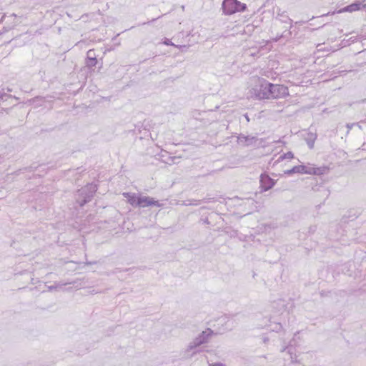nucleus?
Here are the masks:
<instances>
[{
  "instance_id": "nucleus-1",
  "label": "nucleus",
  "mask_w": 366,
  "mask_h": 366,
  "mask_svg": "<svg viewBox=\"0 0 366 366\" xmlns=\"http://www.w3.org/2000/svg\"><path fill=\"white\" fill-rule=\"evenodd\" d=\"M214 335V331L210 328H207L202 331L197 337L189 342L184 351V357H191L199 352L197 350L202 345L209 342L210 338Z\"/></svg>"
},
{
  "instance_id": "nucleus-2",
  "label": "nucleus",
  "mask_w": 366,
  "mask_h": 366,
  "mask_svg": "<svg viewBox=\"0 0 366 366\" xmlns=\"http://www.w3.org/2000/svg\"><path fill=\"white\" fill-rule=\"evenodd\" d=\"M97 185L96 184L89 183L78 189L74 194L76 203L80 207H83L92 199L94 194L97 191Z\"/></svg>"
},
{
  "instance_id": "nucleus-3",
  "label": "nucleus",
  "mask_w": 366,
  "mask_h": 366,
  "mask_svg": "<svg viewBox=\"0 0 366 366\" xmlns=\"http://www.w3.org/2000/svg\"><path fill=\"white\" fill-rule=\"evenodd\" d=\"M222 9L224 14L232 15L244 11L247 9V5L238 0H223Z\"/></svg>"
},
{
  "instance_id": "nucleus-4",
  "label": "nucleus",
  "mask_w": 366,
  "mask_h": 366,
  "mask_svg": "<svg viewBox=\"0 0 366 366\" xmlns=\"http://www.w3.org/2000/svg\"><path fill=\"white\" fill-rule=\"evenodd\" d=\"M270 82L264 78H257L256 84L252 88L253 94L259 99H269Z\"/></svg>"
},
{
  "instance_id": "nucleus-5",
  "label": "nucleus",
  "mask_w": 366,
  "mask_h": 366,
  "mask_svg": "<svg viewBox=\"0 0 366 366\" xmlns=\"http://www.w3.org/2000/svg\"><path fill=\"white\" fill-rule=\"evenodd\" d=\"M16 18L15 14L9 16L3 15L0 19V34L7 32L15 27L18 24Z\"/></svg>"
},
{
  "instance_id": "nucleus-6",
  "label": "nucleus",
  "mask_w": 366,
  "mask_h": 366,
  "mask_svg": "<svg viewBox=\"0 0 366 366\" xmlns=\"http://www.w3.org/2000/svg\"><path fill=\"white\" fill-rule=\"evenodd\" d=\"M269 89V98L280 99L289 96V89L287 86L282 84H274L270 83Z\"/></svg>"
},
{
  "instance_id": "nucleus-7",
  "label": "nucleus",
  "mask_w": 366,
  "mask_h": 366,
  "mask_svg": "<svg viewBox=\"0 0 366 366\" xmlns=\"http://www.w3.org/2000/svg\"><path fill=\"white\" fill-rule=\"evenodd\" d=\"M259 183L262 191L266 192L274 186L276 181L267 173H263L260 175Z\"/></svg>"
},
{
  "instance_id": "nucleus-8",
  "label": "nucleus",
  "mask_w": 366,
  "mask_h": 366,
  "mask_svg": "<svg viewBox=\"0 0 366 366\" xmlns=\"http://www.w3.org/2000/svg\"><path fill=\"white\" fill-rule=\"evenodd\" d=\"M137 203L138 207H146L149 206L161 207L163 206V204L159 203L157 200H154V198L142 195H139V199Z\"/></svg>"
},
{
  "instance_id": "nucleus-9",
  "label": "nucleus",
  "mask_w": 366,
  "mask_h": 366,
  "mask_svg": "<svg viewBox=\"0 0 366 366\" xmlns=\"http://www.w3.org/2000/svg\"><path fill=\"white\" fill-rule=\"evenodd\" d=\"M99 64V61L97 59L95 51L89 49L86 53V58L85 59V66L90 71H94V67Z\"/></svg>"
},
{
  "instance_id": "nucleus-10",
  "label": "nucleus",
  "mask_w": 366,
  "mask_h": 366,
  "mask_svg": "<svg viewBox=\"0 0 366 366\" xmlns=\"http://www.w3.org/2000/svg\"><path fill=\"white\" fill-rule=\"evenodd\" d=\"M258 139L257 137L244 135L243 134H239L237 137V142L243 147L254 146Z\"/></svg>"
},
{
  "instance_id": "nucleus-11",
  "label": "nucleus",
  "mask_w": 366,
  "mask_h": 366,
  "mask_svg": "<svg viewBox=\"0 0 366 366\" xmlns=\"http://www.w3.org/2000/svg\"><path fill=\"white\" fill-rule=\"evenodd\" d=\"M295 173L299 174H310L311 173V166L310 165H297L293 167L292 169L285 171V174L287 175H291Z\"/></svg>"
},
{
  "instance_id": "nucleus-12",
  "label": "nucleus",
  "mask_w": 366,
  "mask_h": 366,
  "mask_svg": "<svg viewBox=\"0 0 366 366\" xmlns=\"http://www.w3.org/2000/svg\"><path fill=\"white\" fill-rule=\"evenodd\" d=\"M365 7V4H363L362 2L360 1H356L351 4L344 7L340 11H347V12H353L356 11H359L362 8Z\"/></svg>"
},
{
  "instance_id": "nucleus-13",
  "label": "nucleus",
  "mask_w": 366,
  "mask_h": 366,
  "mask_svg": "<svg viewBox=\"0 0 366 366\" xmlns=\"http://www.w3.org/2000/svg\"><path fill=\"white\" fill-rule=\"evenodd\" d=\"M276 19L280 21L281 23L289 24L290 29L292 26V20L288 16L286 11H281L280 9H278Z\"/></svg>"
},
{
  "instance_id": "nucleus-14",
  "label": "nucleus",
  "mask_w": 366,
  "mask_h": 366,
  "mask_svg": "<svg viewBox=\"0 0 366 366\" xmlns=\"http://www.w3.org/2000/svg\"><path fill=\"white\" fill-rule=\"evenodd\" d=\"M124 197L127 198L128 202L134 207H138L137 202L139 199V195H137L135 193H129L124 192L123 193Z\"/></svg>"
},
{
  "instance_id": "nucleus-15",
  "label": "nucleus",
  "mask_w": 366,
  "mask_h": 366,
  "mask_svg": "<svg viewBox=\"0 0 366 366\" xmlns=\"http://www.w3.org/2000/svg\"><path fill=\"white\" fill-rule=\"evenodd\" d=\"M41 164H37L36 163L31 164L29 167H24L22 169H19L16 172V174H19L20 173H24L25 172H35L38 169L39 167H42Z\"/></svg>"
},
{
  "instance_id": "nucleus-16",
  "label": "nucleus",
  "mask_w": 366,
  "mask_h": 366,
  "mask_svg": "<svg viewBox=\"0 0 366 366\" xmlns=\"http://www.w3.org/2000/svg\"><path fill=\"white\" fill-rule=\"evenodd\" d=\"M329 169L327 167H311V173L310 174L314 175H321L327 173Z\"/></svg>"
},
{
  "instance_id": "nucleus-17",
  "label": "nucleus",
  "mask_w": 366,
  "mask_h": 366,
  "mask_svg": "<svg viewBox=\"0 0 366 366\" xmlns=\"http://www.w3.org/2000/svg\"><path fill=\"white\" fill-rule=\"evenodd\" d=\"M316 138V134L312 132L307 134V137L305 138V140L310 149H312L314 147V144Z\"/></svg>"
},
{
  "instance_id": "nucleus-18",
  "label": "nucleus",
  "mask_w": 366,
  "mask_h": 366,
  "mask_svg": "<svg viewBox=\"0 0 366 366\" xmlns=\"http://www.w3.org/2000/svg\"><path fill=\"white\" fill-rule=\"evenodd\" d=\"M74 283H75V282H58V283L55 282V284L54 285L49 286L48 289L49 291H52V290H56L58 288H61L62 286H65L67 285H71V284H74Z\"/></svg>"
},
{
  "instance_id": "nucleus-19",
  "label": "nucleus",
  "mask_w": 366,
  "mask_h": 366,
  "mask_svg": "<svg viewBox=\"0 0 366 366\" xmlns=\"http://www.w3.org/2000/svg\"><path fill=\"white\" fill-rule=\"evenodd\" d=\"M291 34H292V32H291L290 30H286V31H284L281 35H280V36H277L274 39V41H279V40H280L282 38L287 39V38L290 37Z\"/></svg>"
},
{
  "instance_id": "nucleus-20",
  "label": "nucleus",
  "mask_w": 366,
  "mask_h": 366,
  "mask_svg": "<svg viewBox=\"0 0 366 366\" xmlns=\"http://www.w3.org/2000/svg\"><path fill=\"white\" fill-rule=\"evenodd\" d=\"M256 26L253 24H247L244 28L243 32L246 34H251L252 32H254Z\"/></svg>"
},
{
  "instance_id": "nucleus-21",
  "label": "nucleus",
  "mask_w": 366,
  "mask_h": 366,
  "mask_svg": "<svg viewBox=\"0 0 366 366\" xmlns=\"http://www.w3.org/2000/svg\"><path fill=\"white\" fill-rule=\"evenodd\" d=\"M294 158V154L292 152H287V153L283 154L281 155L279 159H277V162H280V161H282L285 159H292Z\"/></svg>"
},
{
  "instance_id": "nucleus-22",
  "label": "nucleus",
  "mask_w": 366,
  "mask_h": 366,
  "mask_svg": "<svg viewBox=\"0 0 366 366\" xmlns=\"http://www.w3.org/2000/svg\"><path fill=\"white\" fill-rule=\"evenodd\" d=\"M293 350H294V348L291 345H288V346L284 347L281 350V352H287L288 354L291 355L292 353Z\"/></svg>"
},
{
  "instance_id": "nucleus-23",
  "label": "nucleus",
  "mask_w": 366,
  "mask_h": 366,
  "mask_svg": "<svg viewBox=\"0 0 366 366\" xmlns=\"http://www.w3.org/2000/svg\"><path fill=\"white\" fill-rule=\"evenodd\" d=\"M11 95H9V94H7L4 92H0V99L4 101L6 100L7 98H11Z\"/></svg>"
},
{
  "instance_id": "nucleus-24",
  "label": "nucleus",
  "mask_w": 366,
  "mask_h": 366,
  "mask_svg": "<svg viewBox=\"0 0 366 366\" xmlns=\"http://www.w3.org/2000/svg\"><path fill=\"white\" fill-rule=\"evenodd\" d=\"M175 47L179 48L181 50V51L184 52V51H186L188 49L189 46H187V45H177V46H175Z\"/></svg>"
},
{
  "instance_id": "nucleus-25",
  "label": "nucleus",
  "mask_w": 366,
  "mask_h": 366,
  "mask_svg": "<svg viewBox=\"0 0 366 366\" xmlns=\"http://www.w3.org/2000/svg\"><path fill=\"white\" fill-rule=\"evenodd\" d=\"M163 44H164L165 45H167V46H176L174 44L172 43V41L170 39H167V38L163 41Z\"/></svg>"
},
{
  "instance_id": "nucleus-26",
  "label": "nucleus",
  "mask_w": 366,
  "mask_h": 366,
  "mask_svg": "<svg viewBox=\"0 0 366 366\" xmlns=\"http://www.w3.org/2000/svg\"><path fill=\"white\" fill-rule=\"evenodd\" d=\"M214 198H205V199L201 200V202L207 203V202H214Z\"/></svg>"
},
{
  "instance_id": "nucleus-27",
  "label": "nucleus",
  "mask_w": 366,
  "mask_h": 366,
  "mask_svg": "<svg viewBox=\"0 0 366 366\" xmlns=\"http://www.w3.org/2000/svg\"><path fill=\"white\" fill-rule=\"evenodd\" d=\"M209 366H225V365H224L222 362H215V363L209 364Z\"/></svg>"
},
{
  "instance_id": "nucleus-28",
  "label": "nucleus",
  "mask_w": 366,
  "mask_h": 366,
  "mask_svg": "<svg viewBox=\"0 0 366 366\" xmlns=\"http://www.w3.org/2000/svg\"><path fill=\"white\" fill-rule=\"evenodd\" d=\"M203 222L204 224H210V222L209 221L208 218H205L204 220H203Z\"/></svg>"
},
{
  "instance_id": "nucleus-29",
  "label": "nucleus",
  "mask_w": 366,
  "mask_h": 366,
  "mask_svg": "<svg viewBox=\"0 0 366 366\" xmlns=\"http://www.w3.org/2000/svg\"><path fill=\"white\" fill-rule=\"evenodd\" d=\"M282 328V325L280 324H277L275 327L276 330H279Z\"/></svg>"
},
{
  "instance_id": "nucleus-30",
  "label": "nucleus",
  "mask_w": 366,
  "mask_h": 366,
  "mask_svg": "<svg viewBox=\"0 0 366 366\" xmlns=\"http://www.w3.org/2000/svg\"><path fill=\"white\" fill-rule=\"evenodd\" d=\"M268 341H269V338L267 337H263V342L264 343H267Z\"/></svg>"
},
{
  "instance_id": "nucleus-31",
  "label": "nucleus",
  "mask_w": 366,
  "mask_h": 366,
  "mask_svg": "<svg viewBox=\"0 0 366 366\" xmlns=\"http://www.w3.org/2000/svg\"><path fill=\"white\" fill-rule=\"evenodd\" d=\"M355 125V124H347V127H348L349 129H351L352 127Z\"/></svg>"
},
{
  "instance_id": "nucleus-32",
  "label": "nucleus",
  "mask_w": 366,
  "mask_h": 366,
  "mask_svg": "<svg viewBox=\"0 0 366 366\" xmlns=\"http://www.w3.org/2000/svg\"><path fill=\"white\" fill-rule=\"evenodd\" d=\"M4 162V157L0 155V164H1Z\"/></svg>"
},
{
  "instance_id": "nucleus-33",
  "label": "nucleus",
  "mask_w": 366,
  "mask_h": 366,
  "mask_svg": "<svg viewBox=\"0 0 366 366\" xmlns=\"http://www.w3.org/2000/svg\"><path fill=\"white\" fill-rule=\"evenodd\" d=\"M183 204H184V205H192V204H194V203H192V202H189V203H188V204L184 203ZM195 204L197 205V204Z\"/></svg>"
},
{
  "instance_id": "nucleus-34",
  "label": "nucleus",
  "mask_w": 366,
  "mask_h": 366,
  "mask_svg": "<svg viewBox=\"0 0 366 366\" xmlns=\"http://www.w3.org/2000/svg\"><path fill=\"white\" fill-rule=\"evenodd\" d=\"M245 118L247 119V120L249 122V117L247 114H245Z\"/></svg>"
},
{
  "instance_id": "nucleus-35",
  "label": "nucleus",
  "mask_w": 366,
  "mask_h": 366,
  "mask_svg": "<svg viewBox=\"0 0 366 366\" xmlns=\"http://www.w3.org/2000/svg\"><path fill=\"white\" fill-rule=\"evenodd\" d=\"M2 110H4V111H5V112H8V111L9 110V109H4V108H2Z\"/></svg>"
},
{
  "instance_id": "nucleus-36",
  "label": "nucleus",
  "mask_w": 366,
  "mask_h": 366,
  "mask_svg": "<svg viewBox=\"0 0 366 366\" xmlns=\"http://www.w3.org/2000/svg\"><path fill=\"white\" fill-rule=\"evenodd\" d=\"M6 91L9 92H11L12 90L11 89H9V88H7Z\"/></svg>"
},
{
  "instance_id": "nucleus-37",
  "label": "nucleus",
  "mask_w": 366,
  "mask_h": 366,
  "mask_svg": "<svg viewBox=\"0 0 366 366\" xmlns=\"http://www.w3.org/2000/svg\"><path fill=\"white\" fill-rule=\"evenodd\" d=\"M160 18V16L156 18V19H153L151 21H154L155 20H157V19Z\"/></svg>"
},
{
  "instance_id": "nucleus-38",
  "label": "nucleus",
  "mask_w": 366,
  "mask_h": 366,
  "mask_svg": "<svg viewBox=\"0 0 366 366\" xmlns=\"http://www.w3.org/2000/svg\"><path fill=\"white\" fill-rule=\"evenodd\" d=\"M102 63H100V66H99V68L102 67Z\"/></svg>"
},
{
  "instance_id": "nucleus-39",
  "label": "nucleus",
  "mask_w": 366,
  "mask_h": 366,
  "mask_svg": "<svg viewBox=\"0 0 366 366\" xmlns=\"http://www.w3.org/2000/svg\"><path fill=\"white\" fill-rule=\"evenodd\" d=\"M363 102H366V99L362 100Z\"/></svg>"
}]
</instances>
